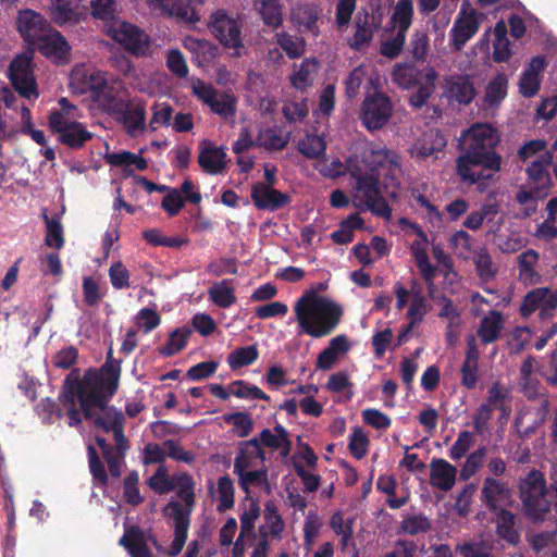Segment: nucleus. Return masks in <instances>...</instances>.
Wrapping results in <instances>:
<instances>
[{
    "label": "nucleus",
    "instance_id": "nucleus-1",
    "mask_svg": "<svg viewBox=\"0 0 557 557\" xmlns=\"http://www.w3.org/2000/svg\"><path fill=\"white\" fill-rule=\"evenodd\" d=\"M119 371L113 366H104L100 371L88 370L81 380L78 371H72L61 393V401L67 408L69 424L79 425L81 411L75 407L81 404L86 420H91L98 431L112 432L114 447L101 436L96 441L108 463L110 474L119 478L122 473L128 442L124 435L125 418L115 408L107 407L110 397L117 388Z\"/></svg>",
    "mask_w": 557,
    "mask_h": 557
},
{
    "label": "nucleus",
    "instance_id": "nucleus-2",
    "mask_svg": "<svg viewBox=\"0 0 557 557\" xmlns=\"http://www.w3.org/2000/svg\"><path fill=\"white\" fill-rule=\"evenodd\" d=\"M347 170L356 182L352 195L355 207L388 219L391 209L381 194L379 180L384 176L387 180V187L399 186L403 171L397 152L382 145L368 144L362 150L360 164L350 159L346 165L339 159H335L323 165L320 173L334 178L345 174Z\"/></svg>",
    "mask_w": 557,
    "mask_h": 557
},
{
    "label": "nucleus",
    "instance_id": "nucleus-3",
    "mask_svg": "<svg viewBox=\"0 0 557 557\" xmlns=\"http://www.w3.org/2000/svg\"><path fill=\"white\" fill-rule=\"evenodd\" d=\"M500 136L486 123L473 124L460 137L457 173L462 182L485 190L502 169V157L496 152Z\"/></svg>",
    "mask_w": 557,
    "mask_h": 557
},
{
    "label": "nucleus",
    "instance_id": "nucleus-4",
    "mask_svg": "<svg viewBox=\"0 0 557 557\" xmlns=\"http://www.w3.org/2000/svg\"><path fill=\"white\" fill-rule=\"evenodd\" d=\"M298 334L321 338L331 334L341 322L342 307L313 292L302 295L294 307Z\"/></svg>",
    "mask_w": 557,
    "mask_h": 557
},
{
    "label": "nucleus",
    "instance_id": "nucleus-5",
    "mask_svg": "<svg viewBox=\"0 0 557 557\" xmlns=\"http://www.w3.org/2000/svg\"><path fill=\"white\" fill-rule=\"evenodd\" d=\"M173 491H176L181 502L171 500L163 509L165 517L173 520L174 539L169 554L176 556L183 549L189 528V516L195 507V481L187 472H180L172 475Z\"/></svg>",
    "mask_w": 557,
    "mask_h": 557
},
{
    "label": "nucleus",
    "instance_id": "nucleus-6",
    "mask_svg": "<svg viewBox=\"0 0 557 557\" xmlns=\"http://www.w3.org/2000/svg\"><path fill=\"white\" fill-rule=\"evenodd\" d=\"M438 74L433 66L417 67L410 62L396 63L392 71V79L403 89L418 87L410 97V104L417 109L423 107L436 89Z\"/></svg>",
    "mask_w": 557,
    "mask_h": 557
},
{
    "label": "nucleus",
    "instance_id": "nucleus-7",
    "mask_svg": "<svg viewBox=\"0 0 557 557\" xmlns=\"http://www.w3.org/2000/svg\"><path fill=\"white\" fill-rule=\"evenodd\" d=\"M86 78L95 101L104 112L113 115L125 108L127 89L121 79L108 77L103 72H91Z\"/></svg>",
    "mask_w": 557,
    "mask_h": 557
},
{
    "label": "nucleus",
    "instance_id": "nucleus-8",
    "mask_svg": "<svg viewBox=\"0 0 557 557\" xmlns=\"http://www.w3.org/2000/svg\"><path fill=\"white\" fill-rule=\"evenodd\" d=\"M520 498L528 517L543 520L549 512L552 500L543 474L532 470L520 483Z\"/></svg>",
    "mask_w": 557,
    "mask_h": 557
},
{
    "label": "nucleus",
    "instance_id": "nucleus-9",
    "mask_svg": "<svg viewBox=\"0 0 557 557\" xmlns=\"http://www.w3.org/2000/svg\"><path fill=\"white\" fill-rule=\"evenodd\" d=\"M104 30L109 37L136 57H147L151 53L149 36L134 24L116 18L104 24Z\"/></svg>",
    "mask_w": 557,
    "mask_h": 557
},
{
    "label": "nucleus",
    "instance_id": "nucleus-10",
    "mask_svg": "<svg viewBox=\"0 0 557 557\" xmlns=\"http://www.w3.org/2000/svg\"><path fill=\"white\" fill-rule=\"evenodd\" d=\"M210 28L231 57L240 58L246 54V47L242 38V24L238 18L219 10L211 15Z\"/></svg>",
    "mask_w": 557,
    "mask_h": 557
},
{
    "label": "nucleus",
    "instance_id": "nucleus-11",
    "mask_svg": "<svg viewBox=\"0 0 557 557\" xmlns=\"http://www.w3.org/2000/svg\"><path fill=\"white\" fill-rule=\"evenodd\" d=\"M193 94L201 100L210 110L224 120L234 117L236 113V98L225 91H218L210 84L196 78L191 81Z\"/></svg>",
    "mask_w": 557,
    "mask_h": 557
},
{
    "label": "nucleus",
    "instance_id": "nucleus-12",
    "mask_svg": "<svg viewBox=\"0 0 557 557\" xmlns=\"http://www.w3.org/2000/svg\"><path fill=\"white\" fill-rule=\"evenodd\" d=\"M483 15L463 1L450 29V46L455 51L461 50L474 37L482 23Z\"/></svg>",
    "mask_w": 557,
    "mask_h": 557
},
{
    "label": "nucleus",
    "instance_id": "nucleus-13",
    "mask_svg": "<svg viewBox=\"0 0 557 557\" xmlns=\"http://www.w3.org/2000/svg\"><path fill=\"white\" fill-rule=\"evenodd\" d=\"M9 78L21 97L27 100H36L38 98L39 94L29 55L21 54L12 60L9 66Z\"/></svg>",
    "mask_w": 557,
    "mask_h": 557
},
{
    "label": "nucleus",
    "instance_id": "nucleus-14",
    "mask_svg": "<svg viewBox=\"0 0 557 557\" xmlns=\"http://www.w3.org/2000/svg\"><path fill=\"white\" fill-rule=\"evenodd\" d=\"M393 106L388 97L374 92L363 100L360 119L368 131L381 129L389 120Z\"/></svg>",
    "mask_w": 557,
    "mask_h": 557
},
{
    "label": "nucleus",
    "instance_id": "nucleus-15",
    "mask_svg": "<svg viewBox=\"0 0 557 557\" xmlns=\"http://www.w3.org/2000/svg\"><path fill=\"white\" fill-rule=\"evenodd\" d=\"M381 25L382 15L377 10L360 9L354 20V34L348 40L349 47L361 50L368 46Z\"/></svg>",
    "mask_w": 557,
    "mask_h": 557
},
{
    "label": "nucleus",
    "instance_id": "nucleus-16",
    "mask_svg": "<svg viewBox=\"0 0 557 557\" xmlns=\"http://www.w3.org/2000/svg\"><path fill=\"white\" fill-rule=\"evenodd\" d=\"M400 222L401 224L408 225L417 235V239L412 242L410 249L421 276L428 285L429 294L432 296L435 288L434 277L436 275V268L432 265L429 260L426 234L417 224L406 219H401Z\"/></svg>",
    "mask_w": 557,
    "mask_h": 557
},
{
    "label": "nucleus",
    "instance_id": "nucleus-17",
    "mask_svg": "<svg viewBox=\"0 0 557 557\" xmlns=\"http://www.w3.org/2000/svg\"><path fill=\"white\" fill-rule=\"evenodd\" d=\"M557 309V288L537 287L529 292L521 305V313L524 317L539 311L542 320L553 317Z\"/></svg>",
    "mask_w": 557,
    "mask_h": 557
},
{
    "label": "nucleus",
    "instance_id": "nucleus-18",
    "mask_svg": "<svg viewBox=\"0 0 557 557\" xmlns=\"http://www.w3.org/2000/svg\"><path fill=\"white\" fill-rule=\"evenodd\" d=\"M121 111L113 115L115 120L124 127L127 135L136 137L143 134L147 128L146 123V103L138 98L127 99Z\"/></svg>",
    "mask_w": 557,
    "mask_h": 557
},
{
    "label": "nucleus",
    "instance_id": "nucleus-19",
    "mask_svg": "<svg viewBox=\"0 0 557 557\" xmlns=\"http://www.w3.org/2000/svg\"><path fill=\"white\" fill-rule=\"evenodd\" d=\"M16 25L23 39L33 47L51 28L40 13L30 9L18 12Z\"/></svg>",
    "mask_w": 557,
    "mask_h": 557
},
{
    "label": "nucleus",
    "instance_id": "nucleus-20",
    "mask_svg": "<svg viewBox=\"0 0 557 557\" xmlns=\"http://www.w3.org/2000/svg\"><path fill=\"white\" fill-rule=\"evenodd\" d=\"M251 199L258 209L269 211H275L290 202V197L287 194L263 183L252 186Z\"/></svg>",
    "mask_w": 557,
    "mask_h": 557
},
{
    "label": "nucleus",
    "instance_id": "nucleus-21",
    "mask_svg": "<svg viewBox=\"0 0 557 557\" xmlns=\"http://www.w3.org/2000/svg\"><path fill=\"white\" fill-rule=\"evenodd\" d=\"M479 359L480 349L474 335L467 338V348L465 359L460 369L461 384L468 388L473 389L479 381Z\"/></svg>",
    "mask_w": 557,
    "mask_h": 557
},
{
    "label": "nucleus",
    "instance_id": "nucleus-22",
    "mask_svg": "<svg viewBox=\"0 0 557 557\" xmlns=\"http://www.w3.org/2000/svg\"><path fill=\"white\" fill-rule=\"evenodd\" d=\"M493 36V59L495 62H506L511 57L510 40L504 21H498L493 30H487L480 40L481 48L488 49V37Z\"/></svg>",
    "mask_w": 557,
    "mask_h": 557
},
{
    "label": "nucleus",
    "instance_id": "nucleus-23",
    "mask_svg": "<svg viewBox=\"0 0 557 557\" xmlns=\"http://www.w3.org/2000/svg\"><path fill=\"white\" fill-rule=\"evenodd\" d=\"M264 461V451L260 446L258 438L253 437L244 442L234 460V473H240L248 469L262 468Z\"/></svg>",
    "mask_w": 557,
    "mask_h": 557
},
{
    "label": "nucleus",
    "instance_id": "nucleus-24",
    "mask_svg": "<svg viewBox=\"0 0 557 557\" xmlns=\"http://www.w3.org/2000/svg\"><path fill=\"white\" fill-rule=\"evenodd\" d=\"M285 529V522L273 502L264 505L262 523L258 528L259 537L262 540L281 541Z\"/></svg>",
    "mask_w": 557,
    "mask_h": 557
},
{
    "label": "nucleus",
    "instance_id": "nucleus-25",
    "mask_svg": "<svg viewBox=\"0 0 557 557\" xmlns=\"http://www.w3.org/2000/svg\"><path fill=\"white\" fill-rule=\"evenodd\" d=\"M511 497L510 488L505 482L486 476L481 490L482 502L492 510L502 508L509 503Z\"/></svg>",
    "mask_w": 557,
    "mask_h": 557
},
{
    "label": "nucleus",
    "instance_id": "nucleus-26",
    "mask_svg": "<svg viewBox=\"0 0 557 557\" xmlns=\"http://www.w3.org/2000/svg\"><path fill=\"white\" fill-rule=\"evenodd\" d=\"M552 161L553 156L545 153L542 159L532 160L525 169L527 182L523 185L548 194L552 184L548 165Z\"/></svg>",
    "mask_w": 557,
    "mask_h": 557
},
{
    "label": "nucleus",
    "instance_id": "nucleus-27",
    "mask_svg": "<svg viewBox=\"0 0 557 557\" xmlns=\"http://www.w3.org/2000/svg\"><path fill=\"white\" fill-rule=\"evenodd\" d=\"M444 94L449 100L469 104L476 92L468 75H450L444 81Z\"/></svg>",
    "mask_w": 557,
    "mask_h": 557
},
{
    "label": "nucleus",
    "instance_id": "nucleus-28",
    "mask_svg": "<svg viewBox=\"0 0 557 557\" xmlns=\"http://www.w3.org/2000/svg\"><path fill=\"white\" fill-rule=\"evenodd\" d=\"M505 327V319L500 311L490 310L484 314L476 327V342L483 345H490L498 341Z\"/></svg>",
    "mask_w": 557,
    "mask_h": 557
},
{
    "label": "nucleus",
    "instance_id": "nucleus-29",
    "mask_svg": "<svg viewBox=\"0 0 557 557\" xmlns=\"http://www.w3.org/2000/svg\"><path fill=\"white\" fill-rule=\"evenodd\" d=\"M457 468L442 458H433L430 462V483L442 491H450L457 479Z\"/></svg>",
    "mask_w": 557,
    "mask_h": 557
},
{
    "label": "nucleus",
    "instance_id": "nucleus-30",
    "mask_svg": "<svg viewBox=\"0 0 557 557\" xmlns=\"http://www.w3.org/2000/svg\"><path fill=\"white\" fill-rule=\"evenodd\" d=\"M200 148L198 162L202 170L213 175L222 173L226 166L225 148L209 140L202 141Z\"/></svg>",
    "mask_w": 557,
    "mask_h": 557
},
{
    "label": "nucleus",
    "instance_id": "nucleus-31",
    "mask_svg": "<svg viewBox=\"0 0 557 557\" xmlns=\"http://www.w3.org/2000/svg\"><path fill=\"white\" fill-rule=\"evenodd\" d=\"M351 348V344L345 334L333 337L317 358L315 367L319 370H330Z\"/></svg>",
    "mask_w": 557,
    "mask_h": 557
},
{
    "label": "nucleus",
    "instance_id": "nucleus-32",
    "mask_svg": "<svg viewBox=\"0 0 557 557\" xmlns=\"http://www.w3.org/2000/svg\"><path fill=\"white\" fill-rule=\"evenodd\" d=\"M319 8L310 3L297 4L290 12V21L297 26L298 30L311 34L314 37L319 35Z\"/></svg>",
    "mask_w": 557,
    "mask_h": 557
},
{
    "label": "nucleus",
    "instance_id": "nucleus-33",
    "mask_svg": "<svg viewBox=\"0 0 557 557\" xmlns=\"http://www.w3.org/2000/svg\"><path fill=\"white\" fill-rule=\"evenodd\" d=\"M34 48L55 61L66 60L70 51L66 39L53 28H50L47 34L34 45Z\"/></svg>",
    "mask_w": 557,
    "mask_h": 557
},
{
    "label": "nucleus",
    "instance_id": "nucleus-34",
    "mask_svg": "<svg viewBox=\"0 0 557 557\" xmlns=\"http://www.w3.org/2000/svg\"><path fill=\"white\" fill-rule=\"evenodd\" d=\"M446 144L447 141L440 131L430 129L411 146L410 154L421 160L433 156L436 158V153L441 152Z\"/></svg>",
    "mask_w": 557,
    "mask_h": 557
},
{
    "label": "nucleus",
    "instance_id": "nucleus-35",
    "mask_svg": "<svg viewBox=\"0 0 557 557\" xmlns=\"http://www.w3.org/2000/svg\"><path fill=\"white\" fill-rule=\"evenodd\" d=\"M545 59L541 55L534 57L519 79V91L524 97L534 96L540 89L541 73L545 69Z\"/></svg>",
    "mask_w": 557,
    "mask_h": 557
},
{
    "label": "nucleus",
    "instance_id": "nucleus-36",
    "mask_svg": "<svg viewBox=\"0 0 557 557\" xmlns=\"http://www.w3.org/2000/svg\"><path fill=\"white\" fill-rule=\"evenodd\" d=\"M540 253L534 249H527L517 257L519 280L524 284H536L541 281L539 271Z\"/></svg>",
    "mask_w": 557,
    "mask_h": 557
},
{
    "label": "nucleus",
    "instance_id": "nucleus-37",
    "mask_svg": "<svg viewBox=\"0 0 557 557\" xmlns=\"http://www.w3.org/2000/svg\"><path fill=\"white\" fill-rule=\"evenodd\" d=\"M82 0H51V20L62 26L67 23H76L79 18V3Z\"/></svg>",
    "mask_w": 557,
    "mask_h": 557
},
{
    "label": "nucleus",
    "instance_id": "nucleus-38",
    "mask_svg": "<svg viewBox=\"0 0 557 557\" xmlns=\"http://www.w3.org/2000/svg\"><path fill=\"white\" fill-rule=\"evenodd\" d=\"M508 77L504 73H498L488 82L483 98L484 110H495L507 96Z\"/></svg>",
    "mask_w": 557,
    "mask_h": 557
},
{
    "label": "nucleus",
    "instance_id": "nucleus-39",
    "mask_svg": "<svg viewBox=\"0 0 557 557\" xmlns=\"http://www.w3.org/2000/svg\"><path fill=\"white\" fill-rule=\"evenodd\" d=\"M55 124L60 126L58 121H55ZM64 125L65 124H61L62 128L58 133L59 139L62 144L71 148H79L91 138V133L79 122L69 125L67 127H64Z\"/></svg>",
    "mask_w": 557,
    "mask_h": 557
},
{
    "label": "nucleus",
    "instance_id": "nucleus-40",
    "mask_svg": "<svg viewBox=\"0 0 557 557\" xmlns=\"http://www.w3.org/2000/svg\"><path fill=\"white\" fill-rule=\"evenodd\" d=\"M119 544L124 546L131 557H151L145 535L138 529H129L120 539Z\"/></svg>",
    "mask_w": 557,
    "mask_h": 557
},
{
    "label": "nucleus",
    "instance_id": "nucleus-41",
    "mask_svg": "<svg viewBox=\"0 0 557 557\" xmlns=\"http://www.w3.org/2000/svg\"><path fill=\"white\" fill-rule=\"evenodd\" d=\"M60 109L58 111L51 112L49 116V126L55 133L61 131V125L58 126L55 121L60 124H65L64 127L69 125L75 124L78 117V110L75 106L71 104L66 98H61L59 100Z\"/></svg>",
    "mask_w": 557,
    "mask_h": 557
},
{
    "label": "nucleus",
    "instance_id": "nucleus-42",
    "mask_svg": "<svg viewBox=\"0 0 557 557\" xmlns=\"http://www.w3.org/2000/svg\"><path fill=\"white\" fill-rule=\"evenodd\" d=\"M298 151L308 159L325 157L326 141L324 135L307 134L297 144Z\"/></svg>",
    "mask_w": 557,
    "mask_h": 557
},
{
    "label": "nucleus",
    "instance_id": "nucleus-43",
    "mask_svg": "<svg viewBox=\"0 0 557 557\" xmlns=\"http://www.w3.org/2000/svg\"><path fill=\"white\" fill-rule=\"evenodd\" d=\"M188 0H147L151 11L186 18L189 12Z\"/></svg>",
    "mask_w": 557,
    "mask_h": 557
},
{
    "label": "nucleus",
    "instance_id": "nucleus-44",
    "mask_svg": "<svg viewBox=\"0 0 557 557\" xmlns=\"http://www.w3.org/2000/svg\"><path fill=\"white\" fill-rule=\"evenodd\" d=\"M260 441L263 445L273 449H284V455H287L290 449V442L288 440V432L286 429L276 424L272 430L264 429L260 433Z\"/></svg>",
    "mask_w": 557,
    "mask_h": 557
},
{
    "label": "nucleus",
    "instance_id": "nucleus-45",
    "mask_svg": "<svg viewBox=\"0 0 557 557\" xmlns=\"http://www.w3.org/2000/svg\"><path fill=\"white\" fill-rule=\"evenodd\" d=\"M330 528L339 537L342 549L345 550L352 541L354 519H345L342 511H335L330 518Z\"/></svg>",
    "mask_w": 557,
    "mask_h": 557
},
{
    "label": "nucleus",
    "instance_id": "nucleus-46",
    "mask_svg": "<svg viewBox=\"0 0 557 557\" xmlns=\"http://www.w3.org/2000/svg\"><path fill=\"white\" fill-rule=\"evenodd\" d=\"M318 73V63L313 59L304 60L290 75V82L296 89H305L313 83Z\"/></svg>",
    "mask_w": 557,
    "mask_h": 557
},
{
    "label": "nucleus",
    "instance_id": "nucleus-47",
    "mask_svg": "<svg viewBox=\"0 0 557 557\" xmlns=\"http://www.w3.org/2000/svg\"><path fill=\"white\" fill-rule=\"evenodd\" d=\"M546 196L547 194L541 190L522 185L516 194V201L521 206L523 215L529 216L536 212L539 201Z\"/></svg>",
    "mask_w": 557,
    "mask_h": 557
},
{
    "label": "nucleus",
    "instance_id": "nucleus-48",
    "mask_svg": "<svg viewBox=\"0 0 557 557\" xmlns=\"http://www.w3.org/2000/svg\"><path fill=\"white\" fill-rule=\"evenodd\" d=\"M208 295L210 299L221 308H228L236 301L234 288L228 280L214 283L209 288Z\"/></svg>",
    "mask_w": 557,
    "mask_h": 557
},
{
    "label": "nucleus",
    "instance_id": "nucleus-49",
    "mask_svg": "<svg viewBox=\"0 0 557 557\" xmlns=\"http://www.w3.org/2000/svg\"><path fill=\"white\" fill-rule=\"evenodd\" d=\"M274 38L276 44L288 55V58L297 59L304 54L306 49L304 38L293 36L286 32L276 33Z\"/></svg>",
    "mask_w": 557,
    "mask_h": 557
},
{
    "label": "nucleus",
    "instance_id": "nucleus-50",
    "mask_svg": "<svg viewBox=\"0 0 557 557\" xmlns=\"http://www.w3.org/2000/svg\"><path fill=\"white\" fill-rule=\"evenodd\" d=\"M256 5L265 25L278 27L282 24V8L278 0H256Z\"/></svg>",
    "mask_w": 557,
    "mask_h": 557
},
{
    "label": "nucleus",
    "instance_id": "nucleus-51",
    "mask_svg": "<svg viewBox=\"0 0 557 557\" xmlns=\"http://www.w3.org/2000/svg\"><path fill=\"white\" fill-rule=\"evenodd\" d=\"M498 213V208L494 203H484L480 209L471 211L466 218L465 227L476 231L485 221H492Z\"/></svg>",
    "mask_w": 557,
    "mask_h": 557
},
{
    "label": "nucleus",
    "instance_id": "nucleus-52",
    "mask_svg": "<svg viewBox=\"0 0 557 557\" xmlns=\"http://www.w3.org/2000/svg\"><path fill=\"white\" fill-rule=\"evenodd\" d=\"M46 223L45 244L50 248L61 249L64 245L63 226L59 216L49 218L44 213Z\"/></svg>",
    "mask_w": 557,
    "mask_h": 557
},
{
    "label": "nucleus",
    "instance_id": "nucleus-53",
    "mask_svg": "<svg viewBox=\"0 0 557 557\" xmlns=\"http://www.w3.org/2000/svg\"><path fill=\"white\" fill-rule=\"evenodd\" d=\"M107 160L114 166L135 168L139 171H144L148 168V162L145 158L125 150L108 154Z\"/></svg>",
    "mask_w": 557,
    "mask_h": 557
},
{
    "label": "nucleus",
    "instance_id": "nucleus-54",
    "mask_svg": "<svg viewBox=\"0 0 557 557\" xmlns=\"http://www.w3.org/2000/svg\"><path fill=\"white\" fill-rule=\"evenodd\" d=\"M259 357L256 345H249L233 350L227 356V363L232 370L252 364Z\"/></svg>",
    "mask_w": 557,
    "mask_h": 557
},
{
    "label": "nucleus",
    "instance_id": "nucleus-55",
    "mask_svg": "<svg viewBox=\"0 0 557 557\" xmlns=\"http://www.w3.org/2000/svg\"><path fill=\"white\" fill-rule=\"evenodd\" d=\"M486 454V447L481 446L468 455L459 474L462 481H468L478 472V470L483 466Z\"/></svg>",
    "mask_w": 557,
    "mask_h": 557
},
{
    "label": "nucleus",
    "instance_id": "nucleus-56",
    "mask_svg": "<svg viewBox=\"0 0 557 557\" xmlns=\"http://www.w3.org/2000/svg\"><path fill=\"white\" fill-rule=\"evenodd\" d=\"M413 3L412 0H398L392 15V21L397 29L407 32L412 23Z\"/></svg>",
    "mask_w": 557,
    "mask_h": 557
},
{
    "label": "nucleus",
    "instance_id": "nucleus-57",
    "mask_svg": "<svg viewBox=\"0 0 557 557\" xmlns=\"http://www.w3.org/2000/svg\"><path fill=\"white\" fill-rule=\"evenodd\" d=\"M231 393L235 397L242 399L270 400L269 395H267L261 388L243 380L235 381L231 384Z\"/></svg>",
    "mask_w": 557,
    "mask_h": 557
},
{
    "label": "nucleus",
    "instance_id": "nucleus-58",
    "mask_svg": "<svg viewBox=\"0 0 557 557\" xmlns=\"http://www.w3.org/2000/svg\"><path fill=\"white\" fill-rule=\"evenodd\" d=\"M497 532L509 543H517L519 534L515 528V516L507 510H500L497 516Z\"/></svg>",
    "mask_w": 557,
    "mask_h": 557
},
{
    "label": "nucleus",
    "instance_id": "nucleus-59",
    "mask_svg": "<svg viewBox=\"0 0 557 557\" xmlns=\"http://www.w3.org/2000/svg\"><path fill=\"white\" fill-rule=\"evenodd\" d=\"M429 312V302L423 294H416L410 297L409 308L407 310V319L410 321V326L421 323Z\"/></svg>",
    "mask_w": 557,
    "mask_h": 557
},
{
    "label": "nucleus",
    "instance_id": "nucleus-60",
    "mask_svg": "<svg viewBox=\"0 0 557 557\" xmlns=\"http://www.w3.org/2000/svg\"><path fill=\"white\" fill-rule=\"evenodd\" d=\"M287 137L278 134L275 129H261L256 139V145L268 150H281L287 145Z\"/></svg>",
    "mask_w": 557,
    "mask_h": 557
},
{
    "label": "nucleus",
    "instance_id": "nucleus-61",
    "mask_svg": "<svg viewBox=\"0 0 557 557\" xmlns=\"http://www.w3.org/2000/svg\"><path fill=\"white\" fill-rule=\"evenodd\" d=\"M552 154L543 139H532L524 143L518 150V157L522 161L542 159L543 154Z\"/></svg>",
    "mask_w": 557,
    "mask_h": 557
},
{
    "label": "nucleus",
    "instance_id": "nucleus-62",
    "mask_svg": "<svg viewBox=\"0 0 557 557\" xmlns=\"http://www.w3.org/2000/svg\"><path fill=\"white\" fill-rule=\"evenodd\" d=\"M239 481V486L249 493L251 487H259L267 483V470L264 468L248 469L236 473Z\"/></svg>",
    "mask_w": 557,
    "mask_h": 557
},
{
    "label": "nucleus",
    "instance_id": "nucleus-63",
    "mask_svg": "<svg viewBox=\"0 0 557 557\" xmlns=\"http://www.w3.org/2000/svg\"><path fill=\"white\" fill-rule=\"evenodd\" d=\"M90 7L92 15L103 20L106 24L117 18L119 4L116 0H90Z\"/></svg>",
    "mask_w": 557,
    "mask_h": 557
},
{
    "label": "nucleus",
    "instance_id": "nucleus-64",
    "mask_svg": "<svg viewBox=\"0 0 557 557\" xmlns=\"http://www.w3.org/2000/svg\"><path fill=\"white\" fill-rule=\"evenodd\" d=\"M166 67L177 78H185L189 73L186 59L181 50L170 49L166 53Z\"/></svg>",
    "mask_w": 557,
    "mask_h": 557
}]
</instances>
